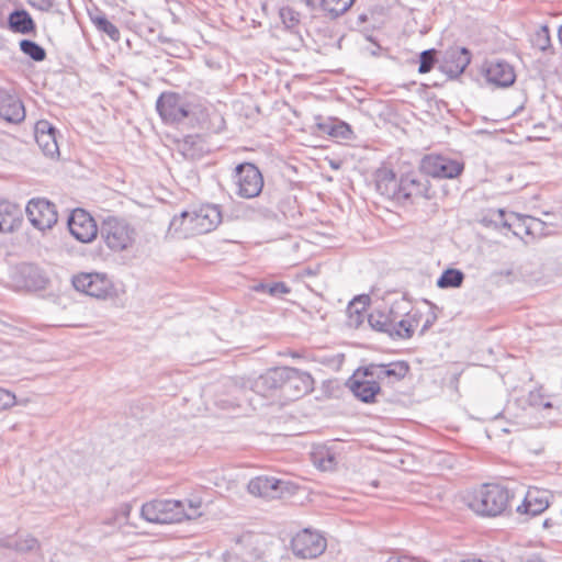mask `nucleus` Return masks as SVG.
<instances>
[{"label": "nucleus", "mask_w": 562, "mask_h": 562, "mask_svg": "<svg viewBox=\"0 0 562 562\" xmlns=\"http://www.w3.org/2000/svg\"><path fill=\"white\" fill-rule=\"evenodd\" d=\"M558 36H559L560 44L562 46V25L559 27Z\"/></svg>", "instance_id": "obj_50"}, {"label": "nucleus", "mask_w": 562, "mask_h": 562, "mask_svg": "<svg viewBox=\"0 0 562 562\" xmlns=\"http://www.w3.org/2000/svg\"><path fill=\"white\" fill-rule=\"evenodd\" d=\"M290 292V286H288V284L284 282H276L267 288V293L272 296L285 295L289 294Z\"/></svg>", "instance_id": "obj_44"}, {"label": "nucleus", "mask_w": 562, "mask_h": 562, "mask_svg": "<svg viewBox=\"0 0 562 562\" xmlns=\"http://www.w3.org/2000/svg\"><path fill=\"white\" fill-rule=\"evenodd\" d=\"M355 0H319V9L330 19H337L352 5Z\"/></svg>", "instance_id": "obj_31"}, {"label": "nucleus", "mask_w": 562, "mask_h": 562, "mask_svg": "<svg viewBox=\"0 0 562 562\" xmlns=\"http://www.w3.org/2000/svg\"><path fill=\"white\" fill-rule=\"evenodd\" d=\"M209 121L203 122L202 128L210 133L218 134L225 128V120L224 117L217 113L212 112L211 114H207Z\"/></svg>", "instance_id": "obj_38"}, {"label": "nucleus", "mask_w": 562, "mask_h": 562, "mask_svg": "<svg viewBox=\"0 0 562 562\" xmlns=\"http://www.w3.org/2000/svg\"><path fill=\"white\" fill-rule=\"evenodd\" d=\"M384 562H422V560L402 551H391Z\"/></svg>", "instance_id": "obj_42"}, {"label": "nucleus", "mask_w": 562, "mask_h": 562, "mask_svg": "<svg viewBox=\"0 0 562 562\" xmlns=\"http://www.w3.org/2000/svg\"><path fill=\"white\" fill-rule=\"evenodd\" d=\"M284 387L294 397H301L314 390V379L307 372L294 368L284 370Z\"/></svg>", "instance_id": "obj_17"}, {"label": "nucleus", "mask_w": 562, "mask_h": 562, "mask_svg": "<svg viewBox=\"0 0 562 562\" xmlns=\"http://www.w3.org/2000/svg\"><path fill=\"white\" fill-rule=\"evenodd\" d=\"M0 117L9 123H20L25 119L22 101L4 88H0Z\"/></svg>", "instance_id": "obj_19"}, {"label": "nucleus", "mask_w": 562, "mask_h": 562, "mask_svg": "<svg viewBox=\"0 0 562 562\" xmlns=\"http://www.w3.org/2000/svg\"><path fill=\"white\" fill-rule=\"evenodd\" d=\"M436 321V315L430 305L424 303L413 306L404 317L395 323V337L407 339L416 333H424Z\"/></svg>", "instance_id": "obj_4"}, {"label": "nucleus", "mask_w": 562, "mask_h": 562, "mask_svg": "<svg viewBox=\"0 0 562 562\" xmlns=\"http://www.w3.org/2000/svg\"><path fill=\"white\" fill-rule=\"evenodd\" d=\"M178 499H154L142 506V516L156 524H180Z\"/></svg>", "instance_id": "obj_8"}, {"label": "nucleus", "mask_w": 562, "mask_h": 562, "mask_svg": "<svg viewBox=\"0 0 562 562\" xmlns=\"http://www.w3.org/2000/svg\"><path fill=\"white\" fill-rule=\"evenodd\" d=\"M318 127L322 132L327 133L336 138L348 140L353 137L351 126L339 120H335L330 123H321L318 124Z\"/></svg>", "instance_id": "obj_30"}, {"label": "nucleus", "mask_w": 562, "mask_h": 562, "mask_svg": "<svg viewBox=\"0 0 562 562\" xmlns=\"http://www.w3.org/2000/svg\"><path fill=\"white\" fill-rule=\"evenodd\" d=\"M22 211L20 206L7 199H0V233L7 234L19 228L22 224Z\"/></svg>", "instance_id": "obj_21"}, {"label": "nucleus", "mask_w": 562, "mask_h": 562, "mask_svg": "<svg viewBox=\"0 0 562 562\" xmlns=\"http://www.w3.org/2000/svg\"><path fill=\"white\" fill-rule=\"evenodd\" d=\"M376 363L359 367L348 379L347 385L352 394L364 403H375L381 393V386L376 378Z\"/></svg>", "instance_id": "obj_3"}, {"label": "nucleus", "mask_w": 562, "mask_h": 562, "mask_svg": "<svg viewBox=\"0 0 562 562\" xmlns=\"http://www.w3.org/2000/svg\"><path fill=\"white\" fill-rule=\"evenodd\" d=\"M156 110L165 123H181L192 110L190 104L176 92H162L156 101Z\"/></svg>", "instance_id": "obj_7"}, {"label": "nucleus", "mask_w": 562, "mask_h": 562, "mask_svg": "<svg viewBox=\"0 0 562 562\" xmlns=\"http://www.w3.org/2000/svg\"><path fill=\"white\" fill-rule=\"evenodd\" d=\"M102 234L106 246L113 251H123L135 241L134 229L123 220L109 217L104 221Z\"/></svg>", "instance_id": "obj_6"}, {"label": "nucleus", "mask_w": 562, "mask_h": 562, "mask_svg": "<svg viewBox=\"0 0 562 562\" xmlns=\"http://www.w3.org/2000/svg\"><path fill=\"white\" fill-rule=\"evenodd\" d=\"M458 562H486V561H484V560H482L480 558L471 557V558L461 559Z\"/></svg>", "instance_id": "obj_48"}, {"label": "nucleus", "mask_w": 562, "mask_h": 562, "mask_svg": "<svg viewBox=\"0 0 562 562\" xmlns=\"http://www.w3.org/2000/svg\"><path fill=\"white\" fill-rule=\"evenodd\" d=\"M369 302L368 295L358 296L350 302L347 312L351 324L359 326L366 318L369 319Z\"/></svg>", "instance_id": "obj_27"}, {"label": "nucleus", "mask_w": 562, "mask_h": 562, "mask_svg": "<svg viewBox=\"0 0 562 562\" xmlns=\"http://www.w3.org/2000/svg\"><path fill=\"white\" fill-rule=\"evenodd\" d=\"M386 176L394 177V176H395V173H394L392 170H390V171H389V173H387Z\"/></svg>", "instance_id": "obj_51"}, {"label": "nucleus", "mask_w": 562, "mask_h": 562, "mask_svg": "<svg viewBox=\"0 0 562 562\" xmlns=\"http://www.w3.org/2000/svg\"><path fill=\"white\" fill-rule=\"evenodd\" d=\"M463 169L464 164L461 160L437 154L426 155L419 165L424 176H460Z\"/></svg>", "instance_id": "obj_11"}, {"label": "nucleus", "mask_w": 562, "mask_h": 562, "mask_svg": "<svg viewBox=\"0 0 562 562\" xmlns=\"http://www.w3.org/2000/svg\"><path fill=\"white\" fill-rule=\"evenodd\" d=\"M179 513L180 524L196 520L202 517L204 513V502L201 494L193 493L184 501H180Z\"/></svg>", "instance_id": "obj_25"}, {"label": "nucleus", "mask_w": 562, "mask_h": 562, "mask_svg": "<svg viewBox=\"0 0 562 562\" xmlns=\"http://www.w3.org/2000/svg\"><path fill=\"white\" fill-rule=\"evenodd\" d=\"M471 63V52L465 47H450L439 64L441 72L449 78H458Z\"/></svg>", "instance_id": "obj_14"}, {"label": "nucleus", "mask_w": 562, "mask_h": 562, "mask_svg": "<svg viewBox=\"0 0 562 562\" xmlns=\"http://www.w3.org/2000/svg\"><path fill=\"white\" fill-rule=\"evenodd\" d=\"M311 11L316 10L319 4L317 5L316 0H301Z\"/></svg>", "instance_id": "obj_47"}, {"label": "nucleus", "mask_w": 562, "mask_h": 562, "mask_svg": "<svg viewBox=\"0 0 562 562\" xmlns=\"http://www.w3.org/2000/svg\"><path fill=\"white\" fill-rule=\"evenodd\" d=\"M167 233L173 238H190L200 235L192 209L173 215Z\"/></svg>", "instance_id": "obj_18"}, {"label": "nucleus", "mask_w": 562, "mask_h": 562, "mask_svg": "<svg viewBox=\"0 0 562 562\" xmlns=\"http://www.w3.org/2000/svg\"><path fill=\"white\" fill-rule=\"evenodd\" d=\"M26 215L31 224L38 229L52 228L58 221L56 205L43 198L29 201Z\"/></svg>", "instance_id": "obj_10"}, {"label": "nucleus", "mask_w": 562, "mask_h": 562, "mask_svg": "<svg viewBox=\"0 0 562 562\" xmlns=\"http://www.w3.org/2000/svg\"><path fill=\"white\" fill-rule=\"evenodd\" d=\"M33 5L37 7L41 11H49L55 5V0H36Z\"/></svg>", "instance_id": "obj_45"}, {"label": "nucleus", "mask_w": 562, "mask_h": 562, "mask_svg": "<svg viewBox=\"0 0 562 562\" xmlns=\"http://www.w3.org/2000/svg\"><path fill=\"white\" fill-rule=\"evenodd\" d=\"M514 494L497 483H483L467 490L462 495L464 506L481 517H496L509 509Z\"/></svg>", "instance_id": "obj_1"}, {"label": "nucleus", "mask_w": 562, "mask_h": 562, "mask_svg": "<svg viewBox=\"0 0 562 562\" xmlns=\"http://www.w3.org/2000/svg\"><path fill=\"white\" fill-rule=\"evenodd\" d=\"M486 80L497 87H509L515 82L513 67L504 60L491 61L485 71Z\"/></svg>", "instance_id": "obj_22"}, {"label": "nucleus", "mask_w": 562, "mask_h": 562, "mask_svg": "<svg viewBox=\"0 0 562 562\" xmlns=\"http://www.w3.org/2000/svg\"><path fill=\"white\" fill-rule=\"evenodd\" d=\"M236 193L240 198L251 199L257 196L263 187V178H237L235 182Z\"/></svg>", "instance_id": "obj_28"}, {"label": "nucleus", "mask_w": 562, "mask_h": 562, "mask_svg": "<svg viewBox=\"0 0 562 562\" xmlns=\"http://www.w3.org/2000/svg\"><path fill=\"white\" fill-rule=\"evenodd\" d=\"M268 286L269 285H267V284H260V285L256 286V291L267 292Z\"/></svg>", "instance_id": "obj_49"}, {"label": "nucleus", "mask_w": 562, "mask_h": 562, "mask_svg": "<svg viewBox=\"0 0 562 562\" xmlns=\"http://www.w3.org/2000/svg\"><path fill=\"white\" fill-rule=\"evenodd\" d=\"M344 458V449L337 441L315 445L311 450L313 465L323 472L336 471Z\"/></svg>", "instance_id": "obj_9"}, {"label": "nucleus", "mask_w": 562, "mask_h": 562, "mask_svg": "<svg viewBox=\"0 0 562 562\" xmlns=\"http://www.w3.org/2000/svg\"><path fill=\"white\" fill-rule=\"evenodd\" d=\"M71 235L81 243H90L98 235V226L93 216L83 209H75L68 218Z\"/></svg>", "instance_id": "obj_12"}, {"label": "nucleus", "mask_w": 562, "mask_h": 562, "mask_svg": "<svg viewBox=\"0 0 562 562\" xmlns=\"http://www.w3.org/2000/svg\"><path fill=\"white\" fill-rule=\"evenodd\" d=\"M281 481L267 475L251 479L247 485L248 492L257 497H272L280 488Z\"/></svg>", "instance_id": "obj_24"}, {"label": "nucleus", "mask_w": 562, "mask_h": 562, "mask_svg": "<svg viewBox=\"0 0 562 562\" xmlns=\"http://www.w3.org/2000/svg\"><path fill=\"white\" fill-rule=\"evenodd\" d=\"M57 133L58 131L46 120H40L35 124L34 136L36 144L47 157L54 158L59 156V147L56 139Z\"/></svg>", "instance_id": "obj_16"}, {"label": "nucleus", "mask_w": 562, "mask_h": 562, "mask_svg": "<svg viewBox=\"0 0 562 562\" xmlns=\"http://www.w3.org/2000/svg\"><path fill=\"white\" fill-rule=\"evenodd\" d=\"M464 280V274L459 269L449 268L442 272L437 280V285L441 289L459 288Z\"/></svg>", "instance_id": "obj_33"}, {"label": "nucleus", "mask_w": 562, "mask_h": 562, "mask_svg": "<svg viewBox=\"0 0 562 562\" xmlns=\"http://www.w3.org/2000/svg\"><path fill=\"white\" fill-rule=\"evenodd\" d=\"M438 63L437 50L435 48L426 49L419 54V74H427L434 69Z\"/></svg>", "instance_id": "obj_37"}, {"label": "nucleus", "mask_w": 562, "mask_h": 562, "mask_svg": "<svg viewBox=\"0 0 562 562\" xmlns=\"http://www.w3.org/2000/svg\"><path fill=\"white\" fill-rule=\"evenodd\" d=\"M389 182L394 187H400V191L397 192V198H411L415 194L411 187L416 184V179L414 178H387Z\"/></svg>", "instance_id": "obj_36"}, {"label": "nucleus", "mask_w": 562, "mask_h": 562, "mask_svg": "<svg viewBox=\"0 0 562 562\" xmlns=\"http://www.w3.org/2000/svg\"><path fill=\"white\" fill-rule=\"evenodd\" d=\"M280 16L286 29H295L300 23V13L292 8H282Z\"/></svg>", "instance_id": "obj_39"}, {"label": "nucleus", "mask_w": 562, "mask_h": 562, "mask_svg": "<svg viewBox=\"0 0 562 562\" xmlns=\"http://www.w3.org/2000/svg\"><path fill=\"white\" fill-rule=\"evenodd\" d=\"M75 289L89 296L106 300L115 294L112 280L104 273L81 272L74 277Z\"/></svg>", "instance_id": "obj_5"}, {"label": "nucleus", "mask_w": 562, "mask_h": 562, "mask_svg": "<svg viewBox=\"0 0 562 562\" xmlns=\"http://www.w3.org/2000/svg\"><path fill=\"white\" fill-rule=\"evenodd\" d=\"M532 46L543 53L553 54L554 49L551 44L550 31L547 25H541L532 35Z\"/></svg>", "instance_id": "obj_32"}, {"label": "nucleus", "mask_w": 562, "mask_h": 562, "mask_svg": "<svg viewBox=\"0 0 562 562\" xmlns=\"http://www.w3.org/2000/svg\"><path fill=\"white\" fill-rule=\"evenodd\" d=\"M13 282L18 291L36 293L44 291L49 280L41 269L32 265H26L19 269L14 276Z\"/></svg>", "instance_id": "obj_13"}, {"label": "nucleus", "mask_w": 562, "mask_h": 562, "mask_svg": "<svg viewBox=\"0 0 562 562\" xmlns=\"http://www.w3.org/2000/svg\"><path fill=\"white\" fill-rule=\"evenodd\" d=\"M327 549V538L323 531L307 527L297 530L290 540L293 555L302 560H313L321 557Z\"/></svg>", "instance_id": "obj_2"}, {"label": "nucleus", "mask_w": 562, "mask_h": 562, "mask_svg": "<svg viewBox=\"0 0 562 562\" xmlns=\"http://www.w3.org/2000/svg\"><path fill=\"white\" fill-rule=\"evenodd\" d=\"M376 367V378L386 379L391 383L403 380L409 372V366L405 361L380 363Z\"/></svg>", "instance_id": "obj_26"}, {"label": "nucleus", "mask_w": 562, "mask_h": 562, "mask_svg": "<svg viewBox=\"0 0 562 562\" xmlns=\"http://www.w3.org/2000/svg\"><path fill=\"white\" fill-rule=\"evenodd\" d=\"M90 20L99 32L106 34L112 41L119 42L121 33L119 29L106 18V15L97 11V13H89Z\"/></svg>", "instance_id": "obj_29"}, {"label": "nucleus", "mask_w": 562, "mask_h": 562, "mask_svg": "<svg viewBox=\"0 0 562 562\" xmlns=\"http://www.w3.org/2000/svg\"><path fill=\"white\" fill-rule=\"evenodd\" d=\"M369 323L373 328L395 336V333H393V330H395V322H393L389 315L370 313Z\"/></svg>", "instance_id": "obj_35"}, {"label": "nucleus", "mask_w": 562, "mask_h": 562, "mask_svg": "<svg viewBox=\"0 0 562 562\" xmlns=\"http://www.w3.org/2000/svg\"><path fill=\"white\" fill-rule=\"evenodd\" d=\"M8 27L13 33L23 35L35 34L36 32L35 21L25 9H15L9 14Z\"/></svg>", "instance_id": "obj_23"}, {"label": "nucleus", "mask_w": 562, "mask_h": 562, "mask_svg": "<svg viewBox=\"0 0 562 562\" xmlns=\"http://www.w3.org/2000/svg\"><path fill=\"white\" fill-rule=\"evenodd\" d=\"M550 504V492L537 486H530L522 499L516 507V512L524 516H537L543 513Z\"/></svg>", "instance_id": "obj_15"}, {"label": "nucleus", "mask_w": 562, "mask_h": 562, "mask_svg": "<svg viewBox=\"0 0 562 562\" xmlns=\"http://www.w3.org/2000/svg\"><path fill=\"white\" fill-rule=\"evenodd\" d=\"M19 46L21 52L34 61H43L46 58V50L32 40H21Z\"/></svg>", "instance_id": "obj_34"}, {"label": "nucleus", "mask_w": 562, "mask_h": 562, "mask_svg": "<svg viewBox=\"0 0 562 562\" xmlns=\"http://www.w3.org/2000/svg\"><path fill=\"white\" fill-rule=\"evenodd\" d=\"M200 235L212 232L222 221V214L216 205L202 204L192 209Z\"/></svg>", "instance_id": "obj_20"}, {"label": "nucleus", "mask_w": 562, "mask_h": 562, "mask_svg": "<svg viewBox=\"0 0 562 562\" xmlns=\"http://www.w3.org/2000/svg\"><path fill=\"white\" fill-rule=\"evenodd\" d=\"M179 153L186 159H195L198 156V150L194 147V143L191 140V138H187L181 144H179Z\"/></svg>", "instance_id": "obj_41"}, {"label": "nucleus", "mask_w": 562, "mask_h": 562, "mask_svg": "<svg viewBox=\"0 0 562 562\" xmlns=\"http://www.w3.org/2000/svg\"><path fill=\"white\" fill-rule=\"evenodd\" d=\"M15 404V395L0 387V411L8 409Z\"/></svg>", "instance_id": "obj_43"}, {"label": "nucleus", "mask_w": 562, "mask_h": 562, "mask_svg": "<svg viewBox=\"0 0 562 562\" xmlns=\"http://www.w3.org/2000/svg\"><path fill=\"white\" fill-rule=\"evenodd\" d=\"M234 172L236 176H241L243 173H246V176H262L256 165L247 161L237 164L234 168Z\"/></svg>", "instance_id": "obj_40"}, {"label": "nucleus", "mask_w": 562, "mask_h": 562, "mask_svg": "<svg viewBox=\"0 0 562 562\" xmlns=\"http://www.w3.org/2000/svg\"><path fill=\"white\" fill-rule=\"evenodd\" d=\"M530 396H531V400H532V404L542 405L544 408H551L552 407L550 402H543V403L542 402H540V403L536 402V400H535L536 396L541 397L540 390L531 393Z\"/></svg>", "instance_id": "obj_46"}]
</instances>
